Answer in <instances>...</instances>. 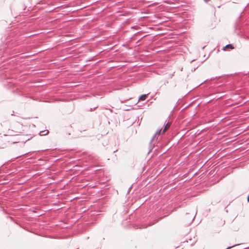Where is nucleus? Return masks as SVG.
<instances>
[{
  "label": "nucleus",
  "instance_id": "1",
  "mask_svg": "<svg viewBox=\"0 0 249 249\" xmlns=\"http://www.w3.org/2000/svg\"><path fill=\"white\" fill-rule=\"evenodd\" d=\"M171 126V123H168L165 125L164 129L163 130H160L159 132H157V134H158L159 135L160 134H164L170 127Z\"/></svg>",
  "mask_w": 249,
  "mask_h": 249
},
{
  "label": "nucleus",
  "instance_id": "2",
  "mask_svg": "<svg viewBox=\"0 0 249 249\" xmlns=\"http://www.w3.org/2000/svg\"><path fill=\"white\" fill-rule=\"evenodd\" d=\"M147 98L146 94H143L141 95L139 98V101H144Z\"/></svg>",
  "mask_w": 249,
  "mask_h": 249
},
{
  "label": "nucleus",
  "instance_id": "3",
  "mask_svg": "<svg viewBox=\"0 0 249 249\" xmlns=\"http://www.w3.org/2000/svg\"><path fill=\"white\" fill-rule=\"evenodd\" d=\"M228 49H233L234 47L231 44H228L225 47L224 50H226Z\"/></svg>",
  "mask_w": 249,
  "mask_h": 249
},
{
  "label": "nucleus",
  "instance_id": "4",
  "mask_svg": "<svg viewBox=\"0 0 249 249\" xmlns=\"http://www.w3.org/2000/svg\"><path fill=\"white\" fill-rule=\"evenodd\" d=\"M210 0H204V1L206 2L209 1Z\"/></svg>",
  "mask_w": 249,
  "mask_h": 249
},
{
  "label": "nucleus",
  "instance_id": "5",
  "mask_svg": "<svg viewBox=\"0 0 249 249\" xmlns=\"http://www.w3.org/2000/svg\"><path fill=\"white\" fill-rule=\"evenodd\" d=\"M247 200H248V201L249 202V195L248 196Z\"/></svg>",
  "mask_w": 249,
  "mask_h": 249
},
{
  "label": "nucleus",
  "instance_id": "6",
  "mask_svg": "<svg viewBox=\"0 0 249 249\" xmlns=\"http://www.w3.org/2000/svg\"><path fill=\"white\" fill-rule=\"evenodd\" d=\"M231 247H229L228 248H227V249H229L231 248Z\"/></svg>",
  "mask_w": 249,
  "mask_h": 249
}]
</instances>
